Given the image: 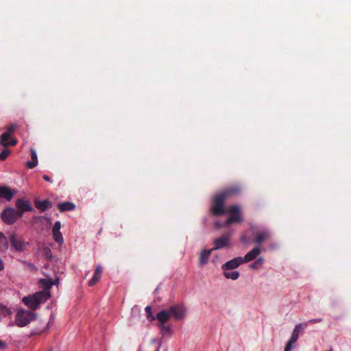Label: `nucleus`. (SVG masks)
I'll use <instances>...</instances> for the list:
<instances>
[{"instance_id":"ea45409f","label":"nucleus","mask_w":351,"mask_h":351,"mask_svg":"<svg viewBox=\"0 0 351 351\" xmlns=\"http://www.w3.org/2000/svg\"><path fill=\"white\" fill-rule=\"evenodd\" d=\"M5 268L4 263L1 258H0V271H3Z\"/></svg>"},{"instance_id":"393cba45","label":"nucleus","mask_w":351,"mask_h":351,"mask_svg":"<svg viewBox=\"0 0 351 351\" xmlns=\"http://www.w3.org/2000/svg\"><path fill=\"white\" fill-rule=\"evenodd\" d=\"M145 311L146 313V317L149 321H154L156 319V317H154L152 313V308L150 306H146Z\"/></svg>"},{"instance_id":"aec40b11","label":"nucleus","mask_w":351,"mask_h":351,"mask_svg":"<svg viewBox=\"0 0 351 351\" xmlns=\"http://www.w3.org/2000/svg\"><path fill=\"white\" fill-rule=\"evenodd\" d=\"M308 323L299 324L295 326L292 335L290 338L292 341H297L299 337V332L307 326Z\"/></svg>"},{"instance_id":"423d86ee","label":"nucleus","mask_w":351,"mask_h":351,"mask_svg":"<svg viewBox=\"0 0 351 351\" xmlns=\"http://www.w3.org/2000/svg\"><path fill=\"white\" fill-rule=\"evenodd\" d=\"M228 213L230 217L224 223V226H228L233 223H241L242 221V217L240 212V208L237 205H232L228 209Z\"/></svg>"},{"instance_id":"473e14b6","label":"nucleus","mask_w":351,"mask_h":351,"mask_svg":"<svg viewBox=\"0 0 351 351\" xmlns=\"http://www.w3.org/2000/svg\"><path fill=\"white\" fill-rule=\"evenodd\" d=\"M61 228V223L60 221H58L55 223L53 228H52V232H60V229Z\"/></svg>"},{"instance_id":"c9c22d12","label":"nucleus","mask_w":351,"mask_h":351,"mask_svg":"<svg viewBox=\"0 0 351 351\" xmlns=\"http://www.w3.org/2000/svg\"><path fill=\"white\" fill-rule=\"evenodd\" d=\"M3 313L5 316L10 315L11 314V311L6 307H3Z\"/></svg>"},{"instance_id":"f257e3e1","label":"nucleus","mask_w":351,"mask_h":351,"mask_svg":"<svg viewBox=\"0 0 351 351\" xmlns=\"http://www.w3.org/2000/svg\"><path fill=\"white\" fill-rule=\"evenodd\" d=\"M50 297L51 294L49 291H41L23 297L22 301L29 308L36 310L40 304L45 302Z\"/></svg>"},{"instance_id":"72a5a7b5","label":"nucleus","mask_w":351,"mask_h":351,"mask_svg":"<svg viewBox=\"0 0 351 351\" xmlns=\"http://www.w3.org/2000/svg\"><path fill=\"white\" fill-rule=\"evenodd\" d=\"M37 164H38V161H34V160L28 161L27 162V167L28 169H33L37 165Z\"/></svg>"},{"instance_id":"7ed1b4c3","label":"nucleus","mask_w":351,"mask_h":351,"mask_svg":"<svg viewBox=\"0 0 351 351\" xmlns=\"http://www.w3.org/2000/svg\"><path fill=\"white\" fill-rule=\"evenodd\" d=\"M36 316V313L24 309H20L15 316V323L19 327H23L34 320Z\"/></svg>"},{"instance_id":"20e7f679","label":"nucleus","mask_w":351,"mask_h":351,"mask_svg":"<svg viewBox=\"0 0 351 351\" xmlns=\"http://www.w3.org/2000/svg\"><path fill=\"white\" fill-rule=\"evenodd\" d=\"M0 217L4 223L11 226L15 223L17 219L21 217L19 215L15 208L7 206L1 213Z\"/></svg>"},{"instance_id":"2eb2a0df","label":"nucleus","mask_w":351,"mask_h":351,"mask_svg":"<svg viewBox=\"0 0 351 351\" xmlns=\"http://www.w3.org/2000/svg\"><path fill=\"white\" fill-rule=\"evenodd\" d=\"M16 191L14 190H12L7 186H0V198H3L8 202L11 201Z\"/></svg>"},{"instance_id":"c85d7f7f","label":"nucleus","mask_w":351,"mask_h":351,"mask_svg":"<svg viewBox=\"0 0 351 351\" xmlns=\"http://www.w3.org/2000/svg\"><path fill=\"white\" fill-rule=\"evenodd\" d=\"M10 150L5 147L0 153V160H4L10 155Z\"/></svg>"},{"instance_id":"39448f33","label":"nucleus","mask_w":351,"mask_h":351,"mask_svg":"<svg viewBox=\"0 0 351 351\" xmlns=\"http://www.w3.org/2000/svg\"><path fill=\"white\" fill-rule=\"evenodd\" d=\"M226 198L221 193H219L213 198L212 213L213 215L219 216L225 213L224 202Z\"/></svg>"},{"instance_id":"6e6552de","label":"nucleus","mask_w":351,"mask_h":351,"mask_svg":"<svg viewBox=\"0 0 351 351\" xmlns=\"http://www.w3.org/2000/svg\"><path fill=\"white\" fill-rule=\"evenodd\" d=\"M10 243L12 247L18 252H22L25 250L26 243L20 237H18L16 234H12L9 237Z\"/></svg>"},{"instance_id":"2f4dec72","label":"nucleus","mask_w":351,"mask_h":351,"mask_svg":"<svg viewBox=\"0 0 351 351\" xmlns=\"http://www.w3.org/2000/svg\"><path fill=\"white\" fill-rule=\"evenodd\" d=\"M44 255L48 260H51L52 258V252L48 247L44 249Z\"/></svg>"},{"instance_id":"f3484780","label":"nucleus","mask_w":351,"mask_h":351,"mask_svg":"<svg viewBox=\"0 0 351 351\" xmlns=\"http://www.w3.org/2000/svg\"><path fill=\"white\" fill-rule=\"evenodd\" d=\"M103 269L100 265H97L93 278L88 282V286L93 287L99 282L101 277Z\"/></svg>"},{"instance_id":"cd10ccee","label":"nucleus","mask_w":351,"mask_h":351,"mask_svg":"<svg viewBox=\"0 0 351 351\" xmlns=\"http://www.w3.org/2000/svg\"><path fill=\"white\" fill-rule=\"evenodd\" d=\"M16 128L17 125L16 123H11L6 127L7 131L5 132L8 133V134L11 136L14 132Z\"/></svg>"},{"instance_id":"c756f323","label":"nucleus","mask_w":351,"mask_h":351,"mask_svg":"<svg viewBox=\"0 0 351 351\" xmlns=\"http://www.w3.org/2000/svg\"><path fill=\"white\" fill-rule=\"evenodd\" d=\"M0 243H3L5 249L8 248V239L1 232H0Z\"/></svg>"},{"instance_id":"0eeeda50","label":"nucleus","mask_w":351,"mask_h":351,"mask_svg":"<svg viewBox=\"0 0 351 351\" xmlns=\"http://www.w3.org/2000/svg\"><path fill=\"white\" fill-rule=\"evenodd\" d=\"M16 210L19 216L22 217L25 212H31L33 210V206L31 202L26 198H19L16 200Z\"/></svg>"},{"instance_id":"79ce46f5","label":"nucleus","mask_w":351,"mask_h":351,"mask_svg":"<svg viewBox=\"0 0 351 351\" xmlns=\"http://www.w3.org/2000/svg\"><path fill=\"white\" fill-rule=\"evenodd\" d=\"M215 226H216V228H220L221 227V223H220L219 222H217V223H215Z\"/></svg>"},{"instance_id":"4468645a","label":"nucleus","mask_w":351,"mask_h":351,"mask_svg":"<svg viewBox=\"0 0 351 351\" xmlns=\"http://www.w3.org/2000/svg\"><path fill=\"white\" fill-rule=\"evenodd\" d=\"M241 190V189L239 185H233L228 187L220 193L227 199L231 196L239 194Z\"/></svg>"},{"instance_id":"37998d69","label":"nucleus","mask_w":351,"mask_h":351,"mask_svg":"<svg viewBox=\"0 0 351 351\" xmlns=\"http://www.w3.org/2000/svg\"><path fill=\"white\" fill-rule=\"evenodd\" d=\"M47 328V327L44 329V330H42L39 332H34V334H36V335H38V334H40L41 332H43L45 329Z\"/></svg>"},{"instance_id":"f03ea898","label":"nucleus","mask_w":351,"mask_h":351,"mask_svg":"<svg viewBox=\"0 0 351 351\" xmlns=\"http://www.w3.org/2000/svg\"><path fill=\"white\" fill-rule=\"evenodd\" d=\"M252 234L253 237L250 239L245 233L241 235L240 239L241 242L244 243H255L258 246L260 245L265 241L269 240L271 238V232L266 229L255 230L254 227L252 226Z\"/></svg>"},{"instance_id":"1a4fd4ad","label":"nucleus","mask_w":351,"mask_h":351,"mask_svg":"<svg viewBox=\"0 0 351 351\" xmlns=\"http://www.w3.org/2000/svg\"><path fill=\"white\" fill-rule=\"evenodd\" d=\"M170 316L173 315L176 319H182L185 317L186 310L182 305H172L169 308Z\"/></svg>"},{"instance_id":"412c9836","label":"nucleus","mask_w":351,"mask_h":351,"mask_svg":"<svg viewBox=\"0 0 351 351\" xmlns=\"http://www.w3.org/2000/svg\"><path fill=\"white\" fill-rule=\"evenodd\" d=\"M59 210L62 213L73 210L75 208V205L70 202H64L58 204Z\"/></svg>"},{"instance_id":"a878e982","label":"nucleus","mask_w":351,"mask_h":351,"mask_svg":"<svg viewBox=\"0 0 351 351\" xmlns=\"http://www.w3.org/2000/svg\"><path fill=\"white\" fill-rule=\"evenodd\" d=\"M264 262V258L263 257L258 258L254 263L250 265V267L252 269H256L258 266L263 265Z\"/></svg>"},{"instance_id":"a211bd4d","label":"nucleus","mask_w":351,"mask_h":351,"mask_svg":"<svg viewBox=\"0 0 351 351\" xmlns=\"http://www.w3.org/2000/svg\"><path fill=\"white\" fill-rule=\"evenodd\" d=\"M170 313L169 311L162 310L157 313L156 318L160 322V325L165 324L170 319Z\"/></svg>"},{"instance_id":"f8f14e48","label":"nucleus","mask_w":351,"mask_h":351,"mask_svg":"<svg viewBox=\"0 0 351 351\" xmlns=\"http://www.w3.org/2000/svg\"><path fill=\"white\" fill-rule=\"evenodd\" d=\"M262 251H265V249L259 246L254 247L252 250L245 254L244 258H243V263H248L254 260L258 256Z\"/></svg>"},{"instance_id":"f704fd0d","label":"nucleus","mask_w":351,"mask_h":351,"mask_svg":"<svg viewBox=\"0 0 351 351\" xmlns=\"http://www.w3.org/2000/svg\"><path fill=\"white\" fill-rule=\"evenodd\" d=\"M30 154H31L32 160L38 161L37 154L34 149H32V148L31 149Z\"/></svg>"},{"instance_id":"4c0bfd02","label":"nucleus","mask_w":351,"mask_h":351,"mask_svg":"<svg viewBox=\"0 0 351 351\" xmlns=\"http://www.w3.org/2000/svg\"><path fill=\"white\" fill-rule=\"evenodd\" d=\"M43 179H44L46 182H48L52 183V180H51V178H50L49 176H48L47 175H44V176H43Z\"/></svg>"},{"instance_id":"dca6fc26","label":"nucleus","mask_w":351,"mask_h":351,"mask_svg":"<svg viewBox=\"0 0 351 351\" xmlns=\"http://www.w3.org/2000/svg\"><path fill=\"white\" fill-rule=\"evenodd\" d=\"M34 204L35 206L41 212H45V210L51 208L53 206L51 202L48 199L40 201L36 199L34 201Z\"/></svg>"},{"instance_id":"a19ab883","label":"nucleus","mask_w":351,"mask_h":351,"mask_svg":"<svg viewBox=\"0 0 351 351\" xmlns=\"http://www.w3.org/2000/svg\"><path fill=\"white\" fill-rule=\"evenodd\" d=\"M28 269H32L34 268V266L31 263H26Z\"/></svg>"},{"instance_id":"9d476101","label":"nucleus","mask_w":351,"mask_h":351,"mask_svg":"<svg viewBox=\"0 0 351 351\" xmlns=\"http://www.w3.org/2000/svg\"><path fill=\"white\" fill-rule=\"evenodd\" d=\"M232 235L231 232H227L221 237L216 239L214 241L215 247L213 248V250L223 248L229 245L230 239Z\"/></svg>"},{"instance_id":"e433bc0d","label":"nucleus","mask_w":351,"mask_h":351,"mask_svg":"<svg viewBox=\"0 0 351 351\" xmlns=\"http://www.w3.org/2000/svg\"><path fill=\"white\" fill-rule=\"evenodd\" d=\"M322 321V319H312L309 320L308 323H309V324H311V323H313V324H315V323H319Z\"/></svg>"},{"instance_id":"4be33fe9","label":"nucleus","mask_w":351,"mask_h":351,"mask_svg":"<svg viewBox=\"0 0 351 351\" xmlns=\"http://www.w3.org/2000/svg\"><path fill=\"white\" fill-rule=\"evenodd\" d=\"M40 284L42 287L44 288L43 291H48L53 285H54V282L52 281V280H48V279H40Z\"/></svg>"},{"instance_id":"6ab92c4d","label":"nucleus","mask_w":351,"mask_h":351,"mask_svg":"<svg viewBox=\"0 0 351 351\" xmlns=\"http://www.w3.org/2000/svg\"><path fill=\"white\" fill-rule=\"evenodd\" d=\"M213 249L202 250L199 255V265L203 266L208 263V258L211 254Z\"/></svg>"},{"instance_id":"b1692460","label":"nucleus","mask_w":351,"mask_h":351,"mask_svg":"<svg viewBox=\"0 0 351 351\" xmlns=\"http://www.w3.org/2000/svg\"><path fill=\"white\" fill-rule=\"evenodd\" d=\"M160 328V332L162 335H170L171 332V327L169 326H165V324L159 325Z\"/></svg>"},{"instance_id":"bb28decb","label":"nucleus","mask_w":351,"mask_h":351,"mask_svg":"<svg viewBox=\"0 0 351 351\" xmlns=\"http://www.w3.org/2000/svg\"><path fill=\"white\" fill-rule=\"evenodd\" d=\"M54 240L61 244L63 242V237L60 232H52Z\"/></svg>"},{"instance_id":"7c9ffc66","label":"nucleus","mask_w":351,"mask_h":351,"mask_svg":"<svg viewBox=\"0 0 351 351\" xmlns=\"http://www.w3.org/2000/svg\"><path fill=\"white\" fill-rule=\"evenodd\" d=\"M295 343V341H292L291 339H289V340L288 341V342L285 348V351H291Z\"/></svg>"},{"instance_id":"ddd939ff","label":"nucleus","mask_w":351,"mask_h":351,"mask_svg":"<svg viewBox=\"0 0 351 351\" xmlns=\"http://www.w3.org/2000/svg\"><path fill=\"white\" fill-rule=\"evenodd\" d=\"M0 143L4 147H7L10 145L14 146L17 143V141L14 138H11V136L8 133H3L0 136Z\"/></svg>"},{"instance_id":"5701e85b","label":"nucleus","mask_w":351,"mask_h":351,"mask_svg":"<svg viewBox=\"0 0 351 351\" xmlns=\"http://www.w3.org/2000/svg\"><path fill=\"white\" fill-rule=\"evenodd\" d=\"M223 275L228 279H232V280H235L239 278L240 274L237 271H224Z\"/></svg>"},{"instance_id":"9b49d317","label":"nucleus","mask_w":351,"mask_h":351,"mask_svg":"<svg viewBox=\"0 0 351 351\" xmlns=\"http://www.w3.org/2000/svg\"><path fill=\"white\" fill-rule=\"evenodd\" d=\"M242 263H243V258L239 256L226 262L221 266V269L223 271L234 269L239 267Z\"/></svg>"},{"instance_id":"58836bf2","label":"nucleus","mask_w":351,"mask_h":351,"mask_svg":"<svg viewBox=\"0 0 351 351\" xmlns=\"http://www.w3.org/2000/svg\"><path fill=\"white\" fill-rule=\"evenodd\" d=\"M5 348H6V343L4 341L0 340V349L3 350Z\"/></svg>"}]
</instances>
